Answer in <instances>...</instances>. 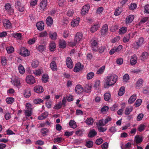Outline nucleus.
<instances>
[{"label": "nucleus", "instance_id": "4c0bfd02", "mask_svg": "<svg viewBox=\"0 0 149 149\" xmlns=\"http://www.w3.org/2000/svg\"><path fill=\"white\" fill-rule=\"evenodd\" d=\"M32 109H26L25 111V114L26 116L29 117L32 114Z\"/></svg>", "mask_w": 149, "mask_h": 149}, {"label": "nucleus", "instance_id": "37998d69", "mask_svg": "<svg viewBox=\"0 0 149 149\" xmlns=\"http://www.w3.org/2000/svg\"><path fill=\"white\" fill-rule=\"evenodd\" d=\"M1 62L3 65H5L7 64V59L5 56H2L1 58Z\"/></svg>", "mask_w": 149, "mask_h": 149}, {"label": "nucleus", "instance_id": "dca6fc26", "mask_svg": "<svg viewBox=\"0 0 149 149\" xmlns=\"http://www.w3.org/2000/svg\"><path fill=\"white\" fill-rule=\"evenodd\" d=\"M36 26L38 30L42 31L44 29V24L42 22L40 21L37 23Z\"/></svg>", "mask_w": 149, "mask_h": 149}, {"label": "nucleus", "instance_id": "2f4dec72", "mask_svg": "<svg viewBox=\"0 0 149 149\" xmlns=\"http://www.w3.org/2000/svg\"><path fill=\"white\" fill-rule=\"evenodd\" d=\"M49 37L53 40H55L57 38V34L56 32L50 33L49 34Z\"/></svg>", "mask_w": 149, "mask_h": 149}, {"label": "nucleus", "instance_id": "3c124183", "mask_svg": "<svg viewBox=\"0 0 149 149\" xmlns=\"http://www.w3.org/2000/svg\"><path fill=\"white\" fill-rule=\"evenodd\" d=\"M43 101V100L40 98L36 99L33 100V102L35 104H40Z\"/></svg>", "mask_w": 149, "mask_h": 149}, {"label": "nucleus", "instance_id": "bf43d9fd", "mask_svg": "<svg viewBox=\"0 0 149 149\" xmlns=\"http://www.w3.org/2000/svg\"><path fill=\"white\" fill-rule=\"evenodd\" d=\"M45 49V47L44 45H39L38 47V49L40 52H42L44 51Z\"/></svg>", "mask_w": 149, "mask_h": 149}, {"label": "nucleus", "instance_id": "5701e85b", "mask_svg": "<svg viewBox=\"0 0 149 149\" xmlns=\"http://www.w3.org/2000/svg\"><path fill=\"white\" fill-rule=\"evenodd\" d=\"M92 88V86L91 85L86 84L84 91L86 93H89L91 92Z\"/></svg>", "mask_w": 149, "mask_h": 149}, {"label": "nucleus", "instance_id": "a19ab883", "mask_svg": "<svg viewBox=\"0 0 149 149\" xmlns=\"http://www.w3.org/2000/svg\"><path fill=\"white\" fill-rule=\"evenodd\" d=\"M6 101L8 104H11L14 102V99L12 97H8L6 99Z\"/></svg>", "mask_w": 149, "mask_h": 149}, {"label": "nucleus", "instance_id": "4d7b16f0", "mask_svg": "<svg viewBox=\"0 0 149 149\" xmlns=\"http://www.w3.org/2000/svg\"><path fill=\"white\" fill-rule=\"evenodd\" d=\"M75 123V122L74 120H70L69 122V125L71 127L74 128H75L76 127V125Z\"/></svg>", "mask_w": 149, "mask_h": 149}, {"label": "nucleus", "instance_id": "f257e3e1", "mask_svg": "<svg viewBox=\"0 0 149 149\" xmlns=\"http://www.w3.org/2000/svg\"><path fill=\"white\" fill-rule=\"evenodd\" d=\"M117 78V76L115 74L107 76L104 81V88H108L110 86L114 84L116 82Z\"/></svg>", "mask_w": 149, "mask_h": 149}, {"label": "nucleus", "instance_id": "c9c22d12", "mask_svg": "<svg viewBox=\"0 0 149 149\" xmlns=\"http://www.w3.org/2000/svg\"><path fill=\"white\" fill-rule=\"evenodd\" d=\"M111 97V94L109 93H106L104 94V99L106 101L109 100Z\"/></svg>", "mask_w": 149, "mask_h": 149}, {"label": "nucleus", "instance_id": "20e7f679", "mask_svg": "<svg viewBox=\"0 0 149 149\" xmlns=\"http://www.w3.org/2000/svg\"><path fill=\"white\" fill-rule=\"evenodd\" d=\"M40 9L42 11L46 10L47 8V0H42L40 4Z\"/></svg>", "mask_w": 149, "mask_h": 149}, {"label": "nucleus", "instance_id": "a878e982", "mask_svg": "<svg viewBox=\"0 0 149 149\" xmlns=\"http://www.w3.org/2000/svg\"><path fill=\"white\" fill-rule=\"evenodd\" d=\"M24 95V96L26 98L29 97L31 96V91L29 88H28L25 90Z\"/></svg>", "mask_w": 149, "mask_h": 149}, {"label": "nucleus", "instance_id": "e2e57ef3", "mask_svg": "<svg viewBox=\"0 0 149 149\" xmlns=\"http://www.w3.org/2000/svg\"><path fill=\"white\" fill-rule=\"evenodd\" d=\"M62 104L61 102H60L58 104H56L54 107V109H60L62 107Z\"/></svg>", "mask_w": 149, "mask_h": 149}, {"label": "nucleus", "instance_id": "6ab92c4d", "mask_svg": "<svg viewBox=\"0 0 149 149\" xmlns=\"http://www.w3.org/2000/svg\"><path fill=\"white\" fill-rule=\"evenodd\" d=\"M97 134V132L94 129H92L90 130L88 136L89 137L93 138L96 136Z\"/></svg>", "mask_w": 149, "mask_h": 149}, {"label": "nucleus", "instance_id": "0e129e2a", "mask_svg": "<svg viewBox=\"0 0 149 149\" xmlns=\"http://www.w3.org/2000/svg\"><path fill=\"white\" fill-rule=\"evenodd\" d=\"M123 79L124 82H127V81L129 79V76L128 74H125L123 76Z\"/></svg>", "mask_w": 149, "mask_h": 149}, {"label": "nucleus", "instance_id": "7c9ffc66", "mask_svg": "<svg viewBox=\"0 0 149 149\" xmlns=\"http://www.w3.org/2000/svg\"><path fill=\"white\" fill-rule=\"evenodd\" d=\"M93 122V119L91 117L88 118L85 121L86 123L88 125H92Z\"/></svg>", "mask_w": 149, "mask_h": 149}, {"label": "nucleus", "instance_id": "ea45409f", "mask_svg": "<svg viewBox=\"0 0 149 149\" xmlns=\"http://www.w3.org/2000/svg\"><path fill=\"white\" fill-rule=\"evenodd\" d=\"M48 75L47 74H44L42 77V80L43 82L45 83L48 81Z\"/></svg>", "mask_w": 149, "mask_h": 149}, {"label": "nucleus", "instance_id": "603ef678", "mask_svg": "<svg viewBox=\"0 0 149 149\" xmlns=\"http://www.w3.org/2000/svg\"><path fill=\"white\" fill-rule=\"evenodd\" d=\"M137 7L136 4L135 3H132L129 6L130 10H134Z\"/></svg>", "mask_w": 149, "mask_h": 149}, {"label": "nucleus", "instance_id": "a18cd8bd", "mask_svg": "<svg viewBox=\"0 0 149 149\" xmlns=\"http://www.w3.org/2000/svg\"><path fill=\"white\" fill-rule=\"evenodd\" d=\"M142 101L141 99H139L136 100L134 104V106L136 107H138L141 104Z\"/></svg>", "mask_w": 149, "mask_h": 149}, {"label": "nucleus", "instance_id": "5fc2aeb1", "mask_svg": "<svg viewBox=\"0 0 149 149\" xmlns=\"http://www.w3.org/2000/svg\"><path fill=\"white\" fill-rule=\"evenodd\" d=\"M11 24L8 20L7 21L6 23H4V26L6 29H8L10 28Z\"/></svg>", "mask_w": 149, "mask_h": 149}, {"label": "nucleus", "instance_id": "4468645a", "mask_svg": "<svg viewBox=\"0 0 149 149\" xmlns=\"http://www.w3.org/2000/svg\"><path fill=\"white\" fill-rule=\"evenodd\" d=\"M108 26L107 24H105L102 27L100 31L101 35L105 34L108 31Z\"/></svg>", "mask_w": 149, "mask_h": 149}, {"label": "nucleus", "instance_id": "c756f323", "mask_svg": "<svg viewBox=\"0 0 149 149\" xmlns=\"http://www.w3.org/2000/svg\"><path fill=\"white\" fill-rule=\"evenodd\" d=\"M66 42L63 40H60L59 44V47L60 48H65L66 47Z\"/></svg>", "mask_w": 149, "mask_h": 149}, {"label": "nucleus", "instance_id": "2eb2a0df", "mask_svg": "<svg viewBox=\"0 0 149 149\" xmlns=\"http://www.w3.org/2000/svg\"><path fill=\"white\" fill-rule=\"evenodd\" d=\"M34 91L36 93H42L44 90L41 86H37L34 88Z\"/></svg>", "mask_w": 149, "mask_h": 149}, {"label": "nucleus", "instance_id": "393cba45", "mask_svg": "<svg viewBox=\"0 0 149 149\" xmlns=\"http://www.w3.org/2000/svg\"><path fill=\"white\" fill-rule=\"evenodd\" d=\"M143 80L141 79H139L136 81L135 85L136 87L139 88L142 86Z\"/></svg>", "mask_w": 149, "mask_h": 149}, {"label": "nucleus", "instance_id": "aec40b11", "mask_svg": "<svg viewBox=\"0 0 149 149\" xmlns=\"http://www.w3.org/2000/svg\"><path fill=\"white\" fill-rule=\"evenodd\" d=\"M79 21V18H77L73 20L71 22L72 26L73 27L77 26L78 25Z\"/></svg>", "mask_w": 149, "mask_h": 149}, {"label": "nucleus", "instance_id": "9d476101", "mask_svg": "<svg viewBox=\"0 0 149 149\" xmlns=\"http://www.w3.org/2000/svg\"><path fill=\"white\" fill-rule=\"evenodd\" d=\"M66 63L67 67L68 68L71 69L73 67V63L70 57H68L67 58Z\"/></svg>", "mask_w": 149, "mask_h": 149}, {"label": "nucleus", "instance_id": "7ed1b4c3", "mask_svg": "<svg viewBox=\"0 0 149 149\" xmlns=\"http://www.w3.org/2000/svg\"><path fill=\"white\" fill-rule=\"evenodd\" d=\"M98 43L97 40H92L91 41V47L93 52H97L98 51Z\"/></svg>", "mask_w": 149, "mask_h": 149}, {"label": "nucleus", "instance_id": "4be33fe9", "mask_svg": "<svg viewBox=\"0 0 149 149\" xmlns=\"http://www.w3.org/2000/svg\"><path fill=\"white\" fill-rule=\"evenodd\" d=\"M51 69L53 71H56L57 70V66L56 62L54 61H52L50 64Z\"/></svg>", "mask_w": 149, "mask_h": 149}, {"label": "nucleus", "instance_id": "f3484780", "mask_svg": "<svg viewBox=\"0 0 149 149\" xmlns=\"http://www.w3.org/2000/svg\"><path fill=\"white\" fill-rule=\"evenodd\" d=\"M84 91L82 86L79 84L77 85L75 88V91L76 93L79 94L82 92Z\"/></svg>", "mask_w": 149, "mask_h": 149}, {"label": "nucleus", "instance_id": "13d9d810", "mask_svg": "<svg viewBox=\"0 0 149 149\" xmlns=\"http://www.w3.org/2000/svg\"><path fill=\"white\" fill-rule=\"evenodd\" d=\"M105 67L104 66H102L99 68L97 72V74H100L103 73L105 69Z\"/></svg>", "mask_w": 149, "mask_h": 149}, {"label": "nucleus", "instance_id": "49530a36", "mask_svg": "<svg viewBox=\"0 0 149 149\" xmlns=\"http://www.w3.org/2000/svg\"><path fill=\"white\" fill-rule=\"evenodd\" d=\"M63 140V139L62 137L55 138L54 139V142L55 143H60Z\"/></svg>", "mask_w": 149, "mask_h": 149}, {"label": "nucleus", "instance_id": "c03bdc74", "mask_svg": "<svg viewBox=\"0 0 149 149\" xmlns=\"http://www.w3.org/2000/svg\"><path fill=\"white\" fill-rule=\"evenodd\" d=\"M132 107H130V108L129 107L126 108L125 112V114L126 115H129L130 113V112H132Z\"/></svg>", "mask_w": 149, "mask_h": 149}, {"label": "nucleus", "instance_id": "052dcab7", "mask_svg": "<svg viewBox=\"0 0 149 149\" xmlns=\"http://www.w3.org/2000/svg\"><path fill=\"white\" fill-rule=\"evenodd\" d=\"M145 128V126L143 124H141L139 126L138 129L140 132H141L144 130Z\"/></svg>", "mask_w": 149, "mask_h": 149}, {"label": "nucleus", "instance_id": "b1692460", "mask_svg": "<svg viewBox=\"0 0 149 149\" xmlns=\"http://www.w3.org/2000/svg\"><path fill=\"white\" fill-rule=\"evenodd\" d=\"M136 98V95L134 94L130 97L128 100V103L131 104L133 103Z\"/></svg>", "mask_w": 149, "mask_h": 149}, {"label": "nucleus", "instance_id": "79ce46f5", "mask_svg": "<svg viewBox=\"0 0 149 149\" xmlns=\"http://www.w3.org/2000/svg\"><path fill=\"white\" fill-rule=\"evenodd\" d=\"M33 73L37 76H39L42 73V71L40 69L33 71Z\"/></svg>", "mask_w": 149, "mask_h": 149}, {"label": "nucleus", "instance_id": "de8ad7c7", "mask_svg": "<svg viewBox=\"0 0 149 149\" xmlns=\"http://www.w3.org/2000/svg\"><path fill=\"white\" fill-rule=\"evenodd\" d=\"M6 50L8 54H10L13 52L14 49L12 46H10L6 48Z\"/></svg>", "mask_w": 149, "mask_h": 149}, {"label": "nucleus", "instance_id": "f8f14e48", "mask_svg": "<svg viewBox=\"0 0 149 149\" xmlns=\"http://www.w3.org/2000/svg\"><path fill=\"white\" fill-rule=\"evenodd\" d=\"M83 38V34L80 32L77 33L75 36L74 40L78 42L82 40Z\"/></svg>", "mask_w": 149, "mask_h": 149}, {"label": "nucleus", "instance_id": "cd10ccee", "mask_svg": "<svg viewBox=\"0 0 149 149\" xmlns=\"http://www.w3.org/2000/svg\"><path fill=\"white\" fill-rule=\"evenodd\" d=\"M134 18V16L133 15H130L128 16L126 18V22L130 23L132 22Z\"/></svg>", "mask_w": 149, "mask_h": 149}, {"label": "nucleus", "instance_id": "680f3d73", "mask_svg": "<svg viewBox=\"0 0 149 149\" xmlns=\"http://www.w3.org/2000/svg\"><path fill=\"white\" fill-rule=\"evenodd\" d=\"M14 84L16 86H19L20 85V81L19 79H15L13 81Z\"/></svg>", "mask_w": 149, "mask_h": 149}, {"label": "nucleus", "instance_id": "423d86ee", "mask_svg": "<svg viewBox=\"0 0 149 149\" xmlns=\"http://www.w3.org/2000/svg\"><path fill=\"white\" fill-rule=\"evenodd\" d=\"M26 80V82L29 84H33L35 82L34 77L31 75L27 76Z\"/></svg>", "mask_w": 149, "mask_h": 149}, {"label": "nucleus", "instance_id": "864d4df0", "mask_svg": "<svg viewBox=\"0 0 149 149\" xmlns=\"http://www.w3.org/2000/svg\"><path fill=\"white\" fill-rule=\"evenodd\" d=\"M106 49V47L104 46H102L99 48L98 49L99 53L100 54H102L103 53L105 50V49Z\"/></svg>", "mask_w": 149, "mask_h": 149}, {"label": "nucleus", "instance_id": "09e8293b", "mask_svg": "<svg viewBox=\"0 0 149 149\" xmlns=\"http://www.w3.org/2000/svg\"><path fill=\"white\" fill-rule=\"evenodd\" d=\"M148 17H145L142 18L141 20L139 22L140 25H141L142 24L145 23L146 21H148Z\"/></svg>", "mask_w": 149, "mask_h": 149}, {"label": "nucleus", "instance_id": "69168bd1", "mask_svg": "<svg viewBox=\"0 0 149 149\" xmlns=\"http://www.w3.org/2000/svg\"><path fill=\"white\" fill-rule=\"evenodd\" d=\"M148 53L146 52H144L141 55L142 58L141 59L144 60L146 59L148 57Z\"/></svg>", "mask_w": 149, "mask_h": 149}, {"label": "nucleus", "instance_id": "0eeeda50", "mask_svg": "<svg viewBox=\"0 0 149 149\" xmlns=\"http://www.w3.org/2000/svg\"><path fill=\"white\" fill-rule=\"evenodd\" d=\"M90 8V6L89 4H86L84 5L82 7L81 11V14L82 15H84L87 14Z\"/></svg>", "mask_w": 149, "mask_h": 149}, {"label": "nucleus", "instance_id": "473e14b6", "mask_svg": "<svg viewBox=\"0 0 149 149\" xmlns=\"http://www.w3.org/2000/svg\"><path fill=\"white\" fill-rule=\"evenodd\" d=\"M56 45L54 42H52L50 44L49 49L50 51L53 52L55 50Z\"/></svg>", "mask_w": 149, "mask_h": 149}, {"label": "nucleus", "instance_id": "1a4fd4ad", "mask_svg": "<svg viewBox=\"0 0 149 149\" xmlns=\"http://www.w3.org/2000/svg\"><path fill=\"white\" fill-rule=\"evenodd\" d=\"M100 27V24L99 23H96L92 26L90 28V31L92 33H94L97 31Z\"/></svg>", "mask_w": 149, "mask_h": 149}, {"label": "nucleus", "instance_id": "e433bc0d", "mask_svg": "<svg viewBox=\"0 0 149 149\" xmlns=\"http://www.w3.org/2000/svg\"><path fill=\"white\" fill-rule=\"evenodd\" d=\"M125 87L122 86L120 89L118 93V94L120 96L123 95L125 93Z\"/></svg>", "mask_w": 149, "mask_h": 149}, {"label": "nucleus", "instance_id": "6e6d98bb", "mask_svg": "<svg viewBox=\"0 0 149 149\" xmlns=\"http://www.w3.org/2000/svg\"><path fill=\"white\" fill-rule=\"evenodd\" d=\"M94 76V74L93 72H90L87 75V79H90L93 78Z\"/></svg>", "mask_w": 149, "mask_h": 149}, {"label": "nucleus", "instance_id": "bb28decb", "mask_svg": "<svg viewBox=\"0 0 149 149\" xmlns=\"http://www.w3.org/2000/svg\"><path fill=\"white\" fill-rule=\"evenodd\" d=\"M127 31V28L126 27H122L119 29L118 33L120 35H122L124 34Z\"/></svg>", "mask_w": 149, "mask_h": 149}, {"label": "nucleus", "instance_id": "774afa93", "mask_svg": "<svg viewBox=\"0 0 149 149\" xmlns=\"http://www.w3.org/2000/svg\"><path fill=\"white\" fill-rule=\"evenodd\" d=\"M144 12L146 13H149V4H147L144 7Z\"/></svg>", "mask_w": 149, "mask_h": 149}, {"label": "nucleus", "instance_id": "ddd939ff", "mask_svg": "<svg viewBox=\"0 0 149 149\" xmlns=\"http://www.w3.org/2000/svg\"><path fill=\"white\" fill-rule=\"evenodd\" d=\"M83 68V66H81V63L79 62L77 63L74 68V71L75 72H78L80 70H81Z\"/></svg>", "mask_w": 149, "mask_h": 149}, {"label": "nucleus", "instance_id": "338daca9", "mask_svg": "<svg viewBox=\"0 0 149 149\" xmlns=\"http://www.w3.org/2000/svg\"><path fill=\"white\" fill-rule=\"evenodd\" d=\"M74 13V11L72 10H69L67 12V15L69 17H72Z\"/></svg>", "mask_w": 149, "mask_h": 149}, {"label": "nucleus", "instance_id": "6e6552de", "mask_svg": "<svg viewBox=\"0 0 149 149\" xmlns=\"http://www.w3.org/2000/svg\"><path fill=\"white\" fill-rule=\"evenodd\" d=\"M5 8L6 10L8 11L10 14H12L14 12V9L9 3H8L5 4Z\"/></svg>", "mask_w": 149, "mask_h": 149}, {"label": "nucleus", "instance_id": "412c9836", "mask_svg": "<svg viewBox=\"0 0 149 149\" xmlns=\"http://www.w3.org/2000/svg\"><path fill=\"white\" fill-rule=\"evenodd\" d=\"M46 22L48 26H51L53 23V19L50 16L48 17L46 19Z\"/></svg>", "mask_w": 149, "mask_h": 149}, {"label": "nucleus", "instance_id": "f704fd0d", "mask_svg": "<svg viewBox=\"0 0 149 149\" xmlns=\"http://www.w3.org/2000/svg\"><path fill=\"white\" fill-rule=\"evenodd\" d=\"M122 8L120 7H118L116 9L114 12V15L116 16L120 15L122 11Z\"/></svg>", "mask_w": 149, "mask_h": 149}, {"label": "nucleus", "instance_id": "a211bd4d", "mask_svg": "<svg viewBox=\"0 0 149 149\" xmlns=\"http://www.w3.org/2000/svg\"><path fill=\"white\" fill-rule=\"evenodd\" d=\"M137 57L135 55L132 56L130 61L131 65H135L137 63Z\"/></svg>", "mask_w": 149, "mask_h": 149}, {"label": "nucleus", "instance_id": "9b49d317", "mask_svg": "<svg viewBox=\"0 0 149 149\" xmlns=\"http://www.w3.org/2000/svg\"><path fill=\"white\" fill-rule=\"evenodd\" d=\"M135 142L134 143V146H136L137 144L141 143L143 141V138L142 136L140 137L139 135H136L135 137Z\"/></svg>", "mask_w": 149, "mask_h": 149}, {"label": "nucleus", "instance_id": "72a5a7b5", "mask_svg": "<svg viewBox=\"0 0 149 149\" xmlns=\"http://www.w3.org/2000/svg\"><path fill=\"white\" fill-rule=\"evenodd\" d=\"M18 70L19 73L22 74L24 73L25 70L23 66L21 64H19L18 66Z\"/></svg>", "mask_w": 149, "mask_h": 149}, {"label": "nucleus", "instance_id": "39448f33", "mask_svg": "<svg viewBox=\"0 0 149 149\" xmlns=\"http://www.w3.org/2000/svg\"><path fill=\"white\" fill-rule=\"evenodd\" d=\"M30 54L29 51L26 48L22 47L20 50V54L23 56H28Z\"/></svg>", "mask_w": 149, "mask_h": 149}, {"label": "nucleus", "instance_id": "f03ea898", "mask_svg": "<svg viewBox=\"0 0 149 149\" xmlns=\"http://www.w3.org/2000/svg\"><path fill=\"white\" fill-rule=\"evenodd\" d=\"M145 42L144 39L143 37H141L139 38L137 41L135 42L133 48L134 49H138Z\"/></svg>", "mask_w": 149, "mask_h": 149}, {"label": "nucleus", "instance_id": "8fccbe9b", "mask_svg": "<svg viewBox=\"0 0 149 149\" xmlns=\"http://www.w3.org/2000/svg\"><path fill=\"white\" fill-rule=\"evenodd\" d=\"M93 142L92 141H89L86 142V146L88 148H91L93 146Z\"/></svg>", "mask_w": 149, "mask_h": 149}, {"label": "nucleus", "instance_id": "c85d7f7f", "mask_svg": "<svg viewBox=\"0 0 149 149\" xmlns=\"http://www.w3.org/2000/svg\"><path fill=\"white\" fill-rule=\"evenodd\" d=\"M130 33L126 34L124 36L123 39V41L125 43L128 42L130 38Z\"/></svg>", "mask_w": 149, "mask_h": 149}, {"label": "nucleus", "instance_id": "58836bf2", "mask_svg": "<svg viewBox=\"0 0 149 149\" xmlns=\"http://www.w3.org/2000/svg\"><path fill=\"white\" fill-rule=\"evenodd\" d=\"M39 63L38 61L37 60H33L31 64L32 67L33 68H36L38 67Z\"/></svg>", "mask_w": 149, "mask_h": 149}]
</instances>
